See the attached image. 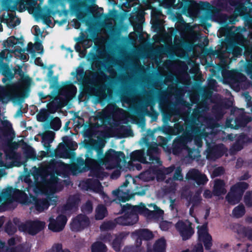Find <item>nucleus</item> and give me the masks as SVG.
I'll use <instances>...</instances> for the list:
<instances>
[{
    "mask_svg": "<svg viewBox=\"0 0 252 252\" xmlns=\"http://www.w3.org/2000/svg\"><path fill=\"white\" fill-rule=\"evenodd\" d=\"M104 145L95 140L86 142L85 147L87 151L85 154V159L80 156L76 162L71 164L70 170L73 173H82L90 171L91 175L102 180L106 176L102 165H111L114 162H120L125 158V154L121 151L116 152L110 149L103 153Z\"/></svg>",
    "mask_w": 252,
    "mask_h": 252,
    "instance_id": "nucleus-1",
    "label": "nucleus"
},
{
    "mask_svg": "<svg viewBox=\"0 0 252 252\" xmlns=\"http://www.w3.org/2000/svg\"><path fill=\"white\" fill-rule=\"evenodd\" d=\"M201 111L198 109L193 110V114L190 119L185 120L186 131L182 135L176 137L173 142L172 153L174 155L180 154L183 150L187 149V144L191 142L195 137L201 133V127L197 123Z\"/></svg>",
    "mask_w": 252,
    "mask_h": 252,
    "instance_id": "nucleus-2",
    "label": "nucleus"
},
{
    "mask_svg": "<svg viewBox=\"0 0 252 252\" xmlns=\"http://www.w3.org/2000/svg\"><path fill=\"white\" fill-rule=\"evenodd\" d=\"M76 73L77 79L82 83L84 91L87 95L95 97L97 102L99 103L106 100L107 97L106 93L107 88L106 85H97L93 80L85 79V72L82 67L78 69Z\"/></svg>",
    "mask_w": 252,
    "mask_h": 252,
    "instance_id": "nucleus-3",
    "label": "nucleus"
},
{
    "mask_svg": "<svg viewBox=\"0 0 252 252\" xmlns=\"http://www.w3.org/2000/svg\"><path fill=\"white\" fill-rule=\"evenodd\" d=\"M249 186V184L244 182H239L233 185L226 195V200L230 205L238 204L241 200L245 190Z\"/></svg>",
    "mask_w": 252,
    "mask_h": 252,
    "instance_id": "nucleus-4",
    "label": "nucleus"
},
{
    "mask_svg": "<svg viewBox=\"0 0 252 252\" xmlns=\"http://www.w3.org/2000/svg\"><path fill=\"white\" fill-rule=\"evenodd\" d=\"M22 66L20 64H17L15 67L13 68L14 72V75L18 74L21 79L18 83H13L11 85L12 89L14 90H20L24 88L29 89L31 85L32 79L28 76L25 75L22 70Z\"/></svg>",
    "mask_w": 252,
    "mask_h": 252,
    "instance_id": "nucleus-5",
    "label": "nucleus"
},
{
    "mask_svg": "<svg viewBox=\"0 0 252 252\" xmlns=\"http://www.w3.org/2000/svg\"><path fill=\"white\" fill-rule=\"evenodd\" d=\"M45 222L38 220H30L25 223H21L19 226V229L28 233L32 235L37 234L44 229Z\"/></svg>",
    "mask_w": 252,
    "mask_h": 252,
    "instance_id": "nucleus-6",
    "label": "nucleus"
},
{
    "mask_svg": "<svg viewBox=\"0 0 252 252\" xmlns=\"http://www.w3.org/2000/svg\"><path fill=\"white\" fill-rule=\"evenodd\" d=\"M198 8V4L193 0H182L176 6V9L181 10L183 14L189 16L196 15Z\"/></svg>",
    "mask_w": 252,
    "mask_h": 252,
    "instance_id": "nucleus-7",
    "label": "nucleus"
},
{
    "mask_svg": "<svg viewBox=\"0 0 252 252\" xmlns=\"http://www.w3.org/2000/svg\"><path fill=\"white\" fill-rule=\"evenodd\" d=\"M24 193L22 190L9 187L3 189L0 193V205L3 201L7 203H11L13 200L21 198Z\"/></svg>",
    "mask_w": 252,
    "mask_h": 252,
    "instance_id": "nucleus-8",
    "label": "nucleus"
},
{
    "mask_svg": "<svg viewBox=\"0 0 252 252\" xmlns=\"http://www.w3.org/2000/svg\"><path fill=\"white\" fill-rule=\"evenodd\" d=\"M63 142L60 143L57 149L54 150V156L61 158H69L71 152L69 147L72 145L73 142L68 136H64L62 138Z\"/></svg>",
    "mask_w": 252,
    "mask_h": 252,
    "instance_id": "nucleus-9",
    "label": "nucleus"
},
{
    "mask_svg": "<svg viewBox=\"0 0 252 252\" xmlns=\"http://www.w3.org/2000/svg\"><path fill=\"white\" fill-rule=\"evenodd\" d=\"M192 223L189 220L183 221L179 220L175 224L177 230L179 232L183 240L186 241L190 239L194 233L192 227Z\"/></svg>",
    "mask_w": 252,
    "mask_h": 252,
    "instance_id": "nucleus-10",
    "label": "nucleus"
},
{
    "mask_svg": "<svg viewBox=\"0 0 252 252\" xmlns=\"http://www.w3.org/2000/svg\"><path fill=\"white\" fill-rule=\"evenodd\" d=\"M89 218L85 215L79 214L73 218L70 223V229L74 232H79L84 230L90 224Z\"/></svg>",
    "mask_w": 252,
    "mask_h": 252,
    "instance_id": "nucleus-11",
    "label": "nucleus"
},
{
    "mask_svg": "<svg viewBox=\"0 0 252 252\" xmlns=\"http://www.w3.org/2000/svg\"><path fill=\"white\" fill-rule=\"evenodd\" d=\"M252 121V117L247 115L244 112L237 116L234 120L235 125L231 124V121H227L226 125L228 127L237 129L242 127H245L250 122Z\"/></svg>",
    "mask_w": 252,
    "mask_h": 252,
    "instance_id": "nucleus-12",
    "label": "nucleus"
},
{
    "mask_svg": "<svg viewBox=\"0 0 252 252\" xmlns=\"http://www.w3.org/2000/svg\"><path fill=\"white\" fill-rule=\"evenodd\" d=\"M67 219L63 215H59L56 219L50 218L48 228L53 232H60L64 228Z\"/></svg>",
    "mask_w": 252,
    "mask_h": 252,
    "instance_id": "nucleus-13",
    "label": "nucleus"
},
{
    "mask_svg": "<svg viewBox=\"0 0 252 252\" xmlns=\"http://www.w3.org/2000/svg\"><path fill=\"white\" fill-rule=\"evenodd\" d=\"M0 126V138L8 140H12L15 137V133L12 124L7 120L1 122Z\"/></svg>",
    "mask_w": 252,
    "mask_h": 252,
    "instance_id": "nucleus-14",
    "label": "nucleus"
},
{
    "mask_svg": "<svg viewBox=\"0 0 252 252\" xmlns=\"http://www.w3.org/2000/svg\"><path fill=\"white\" fill-rule=\"evenodd\" d=\"M159 149L156 143L151 144L148 145V149L147 151V155L149 157L150 164H157L161 165L162 162L160 158L158 157L156 155L159 153Z\"/></svg>",
    "mask_w": 252,
    "mask_h": 252,
    "instance_id": "nucleus-15",
    "label": "nucleus"
},
{
    "mask_svg": "<svg viewBox=\"0 0 252 252\" xmlns=\"http://www.w3.org/2000/svg\"><path fill=\"white\" fill-rule=\"evenodd\" d=\"M206 152L207 158L210 160H215L223 155V145H216L213 146H210L208 148Z\"/></svg>",
    "mask_w": 252,
    "mask_h": 252,
    "instance_id": "nucleus-16",
    "label": "nucleus"
},
{
    "mask_svg": "<svg viewBox=\"0 0 252 252\" xmlns=\"http://www.w3.org/2000/svg\"><path fill=\"white\" fill-rule=\"evenodd\" d=\"M187 176L189 179L193 180L197 185H204L208 181L206 176L202 174L196 169H192L188 172Z\"/></svg>",
    "mask_w": 252,
    "mask_h": 252,
    "instance_id": "nucleus-17",
    "label": "nucleus"
},
{
    "mask_svg": "<svg viewBox=\"0 0 252 252\" xmlns=\"http://www.w3.org/2000/svg\"><path fill=\"white\" fill-rule=\"evenodd\" d=\"M243 48L236 45L233 41L228 40L225 45V52L231 54L234 57H238L242 55Z\"/></svg>",
    "mask_w": 252,
    "mask_h": 252,
    "instance_id": "nucleus-18",
    "label": "nucleus"
},
{
    "mask_svg": "<svg viewBox=\"0 0 252 252\" xmlns=\"http://www.w3.org/2000/svg\"><path fill=\"white\" fill-rule=\"evenodd\" d=\"M35 210L38 213H41L48 209L50 205L49 200L46 198H40L36 196L32 198Z\"/></svg>",
    "mask_w": 252,
    "mask_h": 252,
    "instance_id": "nucleus-19",
    "label": "nucleus"
},
{
    "mask_svg": "<svg viewBox=\"0 0 252 252\" xmlns=\"http://www.w3.org/2000/svg\"><path fill=\"white\" fill-rule=\"evenodd\" d=\"M88 179L83 183V186L87 190H92L95 192H99L102 190V186L99 182V178Z\"/></svg>",
    "mask_w": 252,
    "mask_h": 252,
    "instance_id": "nucleus-20",
    "label": "nucleus"
},
{
    "mask_svg": "<svg viewBox=\"0 0 252 252\" xmlns=\"http://www.w3.org/2000/svg\"><path fill=\"white\" fill-rule=\"evenodd\" d=\"M81 199L78 194H74L69 196L66 203L63 207V211H71L77 209L78 208Z\"/></svg>",
    "mask_w": 252,
    "mask_h": 252,
    "instance_id": "nucleus-21",
    "label": "nucleus"
},
{
    "mask_svg": "<svg viewBox=\"0 0 252 252\" xmlns=\"http://www.w3.org/2000/svg\"><path fill=\"white\" fill-rule=\"evenodd\" d=\"M55 137V133L54 132L48 131L44 133L42 136V143L45 148L47 153H51L50 156H54V151L53 152L51 149L50 143L52 142Z\"/></svg>",
    "mask_w": 252,
    "mask_h": 252,
    "instance_id": "nucleus-22",
    "label": "nucleus"
},
{
    "mask_svg": "<svg viewBox=\"0 0 252 252\" xmlns=\"http://www.w3.org/2000/svg\"><path fill=\"white\" fill-rule=\"evenodd\" d=\"M225 186V184L223 180L221 179L215 180L213 189V195L216 196H219L225 194L226 193Z\"/></svg>",
    "mask_w": 252,
    "mask_h": 252,
    "instance_id": "nucleus-23",
    "label": "nucleus"
},
{
    "mask_svg": "<svg viewBox=\"0 0 252 252\" xmlns=\"http://www.w3.org/2000/svg\"><path fill=\"white\" fill-rule=\"evenodd\" d=\"M228 78L231 83L237 85L245 82L246 80V76L243 73L238 71L229 72Z\"/></svg>",
    "mask_w": 252,
    "mask_h": 252,
    "instance_id": "nucleus-24",
    "label": "nucleus"
},
{
    "mask_svg": "<svg viewBox=\"0 0 252 252\" xmlns=\"http://www.w3.org/2000/svg\"><path fill=\"white\" fill-rule=\"evenodd\" d=\"M76 93L77 88L71 83L64 86L60 91L61 94L69 99L73 98L75 96Z\"/></svg>",
    "mask_w": 252,
    "mask_h": 252,
    "instance_id": "nucleus-25",
    "label": "nucleus"
},
{
    "mask_svg": "<svg viewBox=\"0 0 252 252\" xmlns=\"http://www.w3.org/2000/svg\"><path fill=\"white\" fill-rule=\"evenodd\" d=\"M237 233L242 238H247L248 240L252 242V228L251 227L238 225Z\"/></svg>",
    "mask_w": 252,
    "mask_h": 252,
    "instance_id": "nucleus-26",
    "label": "nucleus"
},
{
    "mask_svg": "<svg viewBox=\"0 0 252 252\" xmlns=\"http://www.w3.org/2000/svg\"><path fill=\"white\" fill-rule=\"evenodd\" d=\"M0 72L4 76V78L2 79L3 83L7 80L11 81L14 78V74L10 68L8 64L6 63H2L0 65Z\"/></svg>",
    "mask_w": 252,
    "mask_h": 252,
    "instance_id": "nucleus-27",
    "label": "nucleus"
},
{
    "mask_svg": "<svg viewBox=\"0 0 252 252\" xmlns=\"http://www.w3.org/2000/svg\"><path fill=\"white\" fill-rule=\"evenodd\" d=\"M128 235V233L123 232L116 236L111 243L112 247L115 251L117 252L120 251L122 247L123 240Z\"/></svg>",
    "mask_w": 252,
    "mask_h": 252,
    "instance_id": "nucleus-28",
    "label": "nucleus"
},
{
    "mask_svg": "<svg viewBox=\"0 0 252 252\" xmlns=\"http://www.w3.org/2000/svg\"><path fill=\"white\" fill-rule=\"evenodd\" d=\"M137 208V205L131 206V205L127 203L126 204L122 206V212H127L129 214V215L133 216V217H134L133 221L137 222L139 219Z\"/></svg>",
    "mask_w": 252,
    "mask_h": 252,
    "instance_id": "nucleus-29",
    "label": "nucleus"
},
{
    "mask_svg": "<svg viewBox=\"0 0 252 252\" xmlns=\"http://www.w3.org/2000/svg\"><path fill=\"white\" fill-rule=\"evenodd\" d=\"M166 246V243L165 239L161 238L155 242L153 249H148L147 252H165Z\"/></svg>",
    "mask_w": 252,
    "mask_h": 252,
    "instance_id": "nucleus-30",
    "label": "nucleus"
},
{
    "mask_svg": "<svg viewBox=\"0 0 252 252\" xmlns=\"http://www.w3.org/2000/svg\"><path fill=\"white\" fill-rule=\"evenodd\" d=\"M123 216L120 217L116 219L117 223L122 225H132L135 224L137 222H134V217L129 215V214L127 212H124Z\"/></svg>",
    "mask_w": 252,
    "mask_h": 252,
    "instance_id": "nucleus-31",
    "label": "nucleus"
},
{
    "mask_svg": "<svg viewBox=\"0 0 252 252\" xmlns=\"http://www.w3.org/2000/svg\"><path fill=\"white\" fill-rule=\"evenodd\" d=\"M24 40L22 37L18 38L14 36H11L3 41V45L4 47H7L8 48L13 47L18 44L23 46L24 45Z\"/></svg>",
    "mask_w": 252,
    "mask_h": 252,
    "instance_id": "nucleus-32",
    "label": "nucleus"
},
{
    "mask_svg": "<svg viewBox=\"0 0 252 252\" xmlns=\"http://www.w3.org/2000/svg\"><path fill=\"white\" fill-rule=\"evenodd\" d=\"M130 159L132 161H139L143 163H149L146 160L144 154L142 150H135L132 152L130 155Z\"/></svg>",
    "mask_w": 252,
    "mask_h": 252,
    "instance_id": "nucleus-33",
    "label": "nucleus"
},
{
    "mask_svg": "<svg viewBox=\"0 0 252 252\" xmlns=\"http://www.w3.org/2000/svg\"><path fill=\"white\" fill-rule=\"evenodd\" d=\"M136 235L138 236L137 239V242H138L139 239L148 241L152 239L154 237V235L151 231L145 229L137 231Z\"/></svg>",
    "mask_w": 252,
    "mask_h": 252,
    "instance_id": "nucleus-34",
    "label": "nucleus"
},
{
    "mask_svg": "<svg viewBox=\"0 0 252 252\" xmlns=\"http://www.w3.org/2000/svg\"><path fill=\"white\" fill-rule=\"evenodd\" d=\"M248 4L245 2H238V4L235 9L234 12L235 14L241 17H243L249 12L248 7L246 6Z\"/></svg>",
    "mask_w": 252,
    "mask_h": 252,
    "instance_id": "nucleus-35",
    "label": "nucleus"
},
{
    "mask_svg": "<svg viewBox=\"0 0 252 252\" xmlns=\"http://www.w3.org/2000/svg\"><path fill=\"white\" fill-rule=\"evenodd\" d=\"M112 193L119 201L122 202H126L130 198V196L127 193H126L119 189L113 190Z\"/></svg>",
    "mask_w": 252,
    "mask_h": 252,
    "instance_id": "nucleus-36",
    "label": "nucleus"
},
{
    "mask_svg": "<svg viewBox=\"0 0 252 252\" xmlns=\"http://www.w3.org/2000/svg\"><path fill=\"white\" fill-rule=\"evenodd\" d=\"M91 252H107L106 246L102 242L96 241L91 247Z\"/></svg>",
    "mask_w": 252,
    "mask_h": 252,
    "instance_id": "nucleus-37",
    "label": "nucleus"
},
{
    "mask_svg": "<svg viewBox=\"0 0 252 252\" xmlns=\"http://www.w3.org/2000/svg\"><path fill=\"white\" fill-rule=\"evenodd\" d=\"M245 208L242 204L238 205L232 210L233 216L237 219L242 217L245 215Z\"/></svg>",
    "mask_w": 252,
    "mask_h": 252,
    "instance_id": "nucleus-38",
    "label": "nucleus"
},
{
    "mask_svg": "<svg viewBox=\"0 0 252 252\" xmlns=\"http://www.w3.org/2000/svg\"><path fill=\"white\" fill-rule=\"evenodd\" d=\"M107 213V209L105 206L103 205H99L95 210V218L97 220H100L104 219Z\"/></svg>",
    "mask_w": 252,
    "mask_h": 252,
    "instance_id": "nucleus-39",
    "label": "nucleus"
},
{
    "mask_svg": "<svg viewBox=\"0 0 252 252\" xmlns=\"http://www.w3.org/2000/svg\"><path fill=\"white\" fill-rule=\"evenodd\" d=\"M198 240L203 243L205 249L209 250L212 246V238L210 234L198 238Z\"/></svg>",
    "mask_w": 252,
    "mask_h": 252,
    "instance_id": "nucleus-40",
    "label": "nucleus"
},
{
    "mask_svg": "<svg viewBox=\"0 0 252 252\" xmlns=\"http://www.w3.org/2000/svg\"><path fill=\"white\" fill-rule=\"evenodd\" d=\"M182 0H162L161 4L165 8L176 9V6Z\"/></svg>",
    "mask_w": 252,
    "mask_h": 252,
    "instance_id": "nucleus-41",
    "label": "nucleus"
},
{
    "mask_svg": "<svg viewBox=\"0 0 252 252\" xmlns=\"http://www.w3.org/2000/svg\"><path fill=\"white\" fill-rule=\"evenodd\" d=\"M10 98V93L3 87L0 86V102L7 103Z\"/></svg>",
    "mask_w": 252,
    "mask_h": 252,
    "instance_id": "nucleus-42",
    "label": "nucleus"
},
{
    "mask_svg": "<svg viewBox=\"0 0 252 252\" xmlns=\"http://www.w3.org/2000/svg\"><path fill=\"white\" fill-rule=\"evenodd\" d=\"M117 133L120 135L122 137H124L127 136H129L131 133H132V131L130 128H127L126 126L122 125L116 130Z\"/></svg>",
    "mask_w": 252,
    "mask_h": 252,
    "instance_id": "nucleus-43",
    "label": "nucleus"
},
{
    "mask_svg": "<svg viewBox=\"0 0 252 252\" xmlns=\"http://www.w3.org/2000/svg\"><path fill=\"white\" fill-rule=\"evenodd\" d=\"M6 252H30V250L28 247L23 245H18L13 248L6 247Z\"/></svg>",
    "mask_w": 252,
    "mask_h": 252,
    "instance_id": "nucleus-44",
    "label": "nucleus"
},
{
    "mask_svg": "<svg viewBox=\"0 0 252 252\" xmlns=\"http://www.w3.org/2000/svg\"><path fill=\"white\" fill-rule=\"evenodd\" d=\"M49 116V113L47 109H41L36 115V119L38 122H43L47 120Z\"/></svg>",
    "mask_w": 252,
    "mask_h": 252,
    "instance_id": "nucleus-45",
    "label": "nucleus"
},
{
    "mask_svg": "<svg viewBox=\"0 0 252 252\" xmlns=\"http://www.w3.org/2000/svg\"><path fill=\"white\" fill-rule=\"evenodd\" d=\"M231 41L236 43V45L243 49H244L247 44L250 42V40L248 39L243 35L239 36L236 39V40H232Z\"/></svg>",
    "mask_w": 252,
    "mask_h": 252,
    "instance_id": "nucleus-46",
    "label": "nucleus"
},
{
    "mask_svg": "<svg viewBox=\"0 0 252 252\" xmlns=\"http://www.w3.org/2000/svg\"><path fill=\"white\" fill-rule=\"evenodd\" d=\"M50 128L55 131L58 130L61 127V121L60 119L56 117L54 118L50 123Z\"/></svg>",
    "mask_w": 252,
    "mask_h": 252,
    "instance_id": "nucleus-47",
    "label": "nucleus"
},
{
    "mask_svg": "<svg viewBox=\"0 0 252 252\" xmlns=\"http://www.w3.org/2000/svg\"><path fill=\"white\" fill-rule=\"evenodd\" d=\"M244 202L248 208L252 207V190L246 192L244 196Z\"/></svg>",
    "mask_w": 252,
    "mask_h": 252,
    "instance_id": "nucleus-48",
    "label": "nucleus"
},
{
    "mask_svg": "<svg viewBox=\"0 0 252 252\" xmlns=\"http://www.w3.org/2000/svg\"><path fill=\"white\" fill-rule=\"evenodd\" d=\"M197 229L198 238L203 237V236H205L206 235H208V234H210L208 233V229L206 224H204L200 226H198L197 227Z\"/></svg>",
    "mask_w": 252,
    "mask_h": 252,
    "instance_id": "nucleus-49",
    "label": "nucleus"
},
{
    "mask_svg": "<svg viewBox=\"0 0 252 252\" xmlns=\"http://www.w3.org/2000/svg\"><path fill=\"white\" fill-rule=\"evenodd\" d=\"M5 231L8 235H13L17 231V228L10 221H9L5 225Z\"/></svg>",
    "mask_w": 252,
    "mask_h": 252,
    "instance_id": "nucleus-50",
    "label": "nucleus"
},
{
    "mask_svg": "<svg viewBox=\"0 0 252 252\" xmlns=\"http://www.w3.org/2000/svg\"><path fill=\"white\" fill-rule=\"evenodd\" d=\"M237 140H238L243 145H244L245 144L252 142V139L250 138L247 134L244 133H241L237 137Z\"/></svg>",
    "mask_w": 252,
    "mask_h": 252,
    "instance_id": "nucleus-51",
    "label": "nucleus"
},
{
    "mask_svg": "<svg viewBox=\"0 0 252 252\" xmlns=\"http://www.w3.org/2000/svg\"><path fill=\"white\" fill-rule=\"evenodd\" d=\"M24 154L28 158L32 159L36 158V153L34 149L30 146H28V147L25 149Z\"/></svg>",
    "mask_w": 252,
    "mask_h": 252,
    "instance_id": "nucleus-52",
    "label": "nucleus"
},
{
    "mask_svg": "<svg viewBox=\"0 0 252 252\" xmlns=\"http://www.w3.org/2000/svg\"><path fill=\"white\" fill-rule=\"evenodd\" d=\"M115 227V224L112 221H107L103 222L100 226L102 231H107L113 229Z\"/></svg>",
    "mask_w": 252,
    "mask_h": 252,
    "instance_id": "nucleus-53",
    "label": "nucleus"
},
{
    "mask_svg": "<svg viewBox=\"0 0 252 252\" xmlns=\"http://www.w3.org/2000/svg\"><path fill=\"white\" fill-rule=\"evenodd\" d=\"M244 56L246 58L251 57L252 59V41L247 44L244 49Z\"/></svg>",
    "mask_w": 252,
    "mask_h": 252,
    "instance_id": "nucleus-54",
    "label": "nucleus"
},
{
    "mask_svg": "<svg viewBox=\"0 0 252 252\" xmlns=\"http://www.w3.org/2000/svg\"><path fill=\"white\" fill-rule=\"evenodd\" d=\"M193 114V112L192 113L191 117L190 118H187V119H190ZM186 119L187 118L185 119L184 121H185ZM175 125V128L178 134H180L182 132L183 133L184 132L186 131L185 123L184 124H182L181 122H179L176 123Z\"/></svg>",
    "mask_w": 252,
    "mask_h": 252,
    "instance_id": "nucleus-55",
    "label": "nucleus"
},
{
    "mask_svg": "<svg viewBox=\"0 0 252 252\" xmlns=\"http://www.w3.org/2000/svg\"><path fill=\"white\" fill-rule=\"evenodd\" d=\"M242 18L245 21L246 25L248 26L252 25V8H249V12Z\"/></svg>",
    "mask_w": 252,
    "mask_h": 252,
    "instance_id": "nucleus-56",
    "label": "nucleus"
},
{
    "mask_svg": "<svg viewBox=\"0 0 252 252\" xmlns=\"http://www.w3.org/2000/svg\"><path fill=\"white\" fill-rule=\"evenodd\" d=\"M93 204L90 200L87 201L82 207V211L84 213L90 214L93 211Z\"/></svg>",
    "mask_w": 252,
    "mask_h": 252,
    "instance_id": "nucleus-57",
    "label": "nucleus"
},
{
    "mask_svg": "<svg viewBox=\"0 0 252 252\" xmlns=\"http://www.w3.org/2000/svg\"><path fill=\"white\" fill-rule=\"evenodd\" d=\"M112 239L113 236L108 233L101 234L99 237V240L104 243H110Z\"/></svg>",
    "mask_w": 252,
    "mask_h": 252,
    "instance_id": "nucleus-58",
    "label": "nucleus"
},
{
    "mask_svg": "<svg viewBox=\"0 0 252 252\" xmlns=\"http://www.w3.org/2000/svg\"><path fill=\"white\" fill-rule=\"evenodd\" d=\"M15 17L13 15H9V23H8V26L10 28H13L20 24L21 20L20 18H17L14 22H13V21Z\"/></svg>",
    "mask_w": 252,
    "mask_h": 252,
    "instance_id": "nucleus-59",
    "label": "nucleus"
},
{
    "mask_svg": "<svg viewBox=\"0 0 252 252\" xmlns=\"http://www.w3.org/2000/svg\"><path fill=\"white\" fill-rule=\"evenodd\" d=\"M245 71L248 76L252 80V61H247L245 66Z\"/></svg>",
    "mask_w": 252,
    "mask_h": 252,
    "instance_id": "nucleus-60",
    "label": "nucleus"
},
{
    "mask_svg": "<svg viewBox=\"0 0 252 252\" xmlns=\"http://www.w3.org/2000/svg\"><path fill=\"white\" fill-rule=\"evenodd\" d=\"M243 147L244 145L236 139L235 142L232 146V149L236 152H238L241 151L243 148Z\"/></svg>",
    "mask_w": 252,
    "mask_h": 252,
    "instance_id": "nucleus-61",
    "label": "nucleus"
},
{
    "mask_svg": "<svg viewBox=\"0 0 252 252\" xmlns=\"http://www.w3.org/2000/svg\"><path fill=\"white\" fill-rule=\"evenodd\" d=\"M62 245L60 243H57L54 245L52 249L48 251V252H62Z\"/></svg>",
    "mask_w": 252,
    "mask_h": 252,
    "instance_id": "nucleus-62",
    "label": "nucleus"
},
{
    "mask_svg": "<svg viewBox=\"0 0 252 252\" xmlns=\"http://www.w3.org/2000/svg\"><path fill=\"white\" fill-rule=\"evenodd\" d=\"M45 184L48 185H53L57 183L58 178L54 175L51 176L49 180L43 179Z\"/></svg>",
    "mask_w": 252,
    "mask_h": 252,
    "instance_id": "nucleus-63",
    "label": "nucleus"
},
{
    "mask_svg": "<svg viewBox=\"0 0 252 252\" xmlns=\"http://www.w3.org/2000/svg\"><path fill=\"white\" fill-rule=\"evenodd\" d=\"M188 252H203V248L201 243H198L191 251L189 250Z\"/></svg>",
    "mask_w": 252,
    "mask_h": 252,
    "instance_id": "nucleus-64",
    "label": "nucleus"
}]
</instances>
